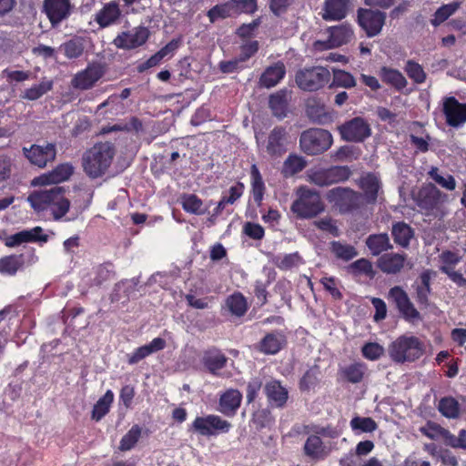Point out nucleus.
<instances>
[{
	"mask_svg": "<svg viewBox=\"0 0 466 466\" xmlns=\"http://www.w3.org/2000/svg\"><path fill=\"white\" fill-rule=\"evenodd\" d=\"M74 173V167L70 163L56 166L51 172L42 175L34 180V184L52 185L50 188L34 191L27 200L30 204H70L64 197L65 190L57 186L58 183L67 180Z\"/></svg>",
	"mask_w": 466,
	"mask_h": 466,
	"instance_id": "nucleus-1",
	"label": "nucleus"
},
{
	"mask_svg": "<svg viewBox=\"0 0 466 466\" xmlns=\"http://www.w3.org/2000/svg\"><path fill=\"white\" fill-rule=\"evenodd\" d=\"M115 155L116 148L112 143H96L83 155L82 166L85 173L91 178L103 177L111 167Z\"/></svg>",
	"mask_w": 466,
	"mask_h": 466,
	"instance_id": "nucleus-2",
	"label": "nucleus"
},
{
	"mask_svg": "<svg viewBox=\"0 0 466 466\" xmlns=\"http://www.w3.org/2000/svg\"><path fill=\"white\" fill-rule=\"evenodd\" d=\"M333 144L331 133L326 129L311 127L299 137V147L308 156H318L328 151Z\"/></svg>",
	"mask_w": 466,
	"mask_h": 466,
	"instance_id": "nucleus-3",
	"label": "nucleus"
},
{
	"mask_svg": "<svg viewBox=\"0 0 466 466\" xmlns=\"http://www.w3.org/2000/svg\"><path fill=\"white\" fill-rule=\"evenodd\" d=\"M388 351L394 362H411L422 355L423 345L416 337L400 336L389 346Z\"/></svg>",
	"mask_w": 466,
	"mask_h": 466,
	"instance_id": "nucleus-4",
	"label": "nucleus"
},
{
	"mask_svg": "<svg viewBox=\"0 0 466 466\" xmlns=\"http://www.w3.org/2000/svg\"><path fill=\"white\" fill-rule=\"evenodd\" d=\"M296 84L304 91H317L330 80L329 71L323 66L300 69L296 74Z\"/></svg>",
	"mask_w": 466,
	"mask_h": 466,
	"instance_id": "nucleus-5",
	"label": "nucleus"
},
{
	"mask_svg": "<svg viewBox=\"0 0 466 466\" xmlns=\"http://www.w3.org/2000/svg\"><path fill=\"white\" fill-rule=\"evenodd\" d=\"M151 35L150 30L145 25L133 27L131 30L119 32L113 39L112 45L121 50L130 51L143 46Z\"/></svg>",
	"mask_w": 466,
	"mask_h": 466,
	"instance_id": "nucleus-6",
	"label": "nucleus"
},
{
	"mask_svg": "<svg viewBox=\"0 0 466 466\" xmlns=\"http://www.w3.org/2000/svg\"><path fill=\"white\" fill-rule=\"evenodd\" d=\"M342 140L347 142L361 143L370 137V124L360 116L353 117L338 127Z\"/></svg>",
	"mask_w": 466,
	"mask_h": 466,
	"instance_id": "nucleus-7",
	"label": "nucleus"
},
{
	"mask_svg": "<svg viewBox=\"0 0 466 466\" xmlns=\"http://www.w3.org/2000/svg\"><path fill=\"white\" fill-rule=\"evenodd\" d=\"M351 175L352 172L348 166H331L312 171L309 177L315 185L325 187L347 181Z\"/></svg>",
	"mask_w": 466,
	"mask_h": 466,
	"instance_id": "nucleus-8",
	"label": "nucleus"
},
{
	"mask_svg": "<svg viewBox=\"0 0 466 466\" xmlns=\"http://www.w3.org/2000/svg\"><path fill=\"white\" fill-rule=\"evenodd\" d=\"M357 21L368 37H374L381 32L386 14L380 10L360 7L357 11Z\"/></svg>",
	"mask_w": 466,
	"mask_h": 466,
	"instance_id": "nucleus-9",
	"label": "nucleus"
},
{
	"mask_svg": "<svg viewBox=\"0 0 466 466\" xmlns=\"http://www.w3.org/2000/svg\"><path fill=\"white\" fill-rule=\"evenodd\" d=\"M74 11L70 0H44L42 12L46 15L51 26L56 28L67 20Z\"/></svg>",
	"mask_w": 466,
	"mask_h": 466,
	"instance_id": "nucleus-10",
	"label": "nucleus"
},
{
	"mask_svg": "<svg viewBox=\"0 0 466 466\" xmlns=\"http://www.w3.org/2000/svg\"><path fill=\"white\" fill-rule=\"evenodd\" d=\"M105 66L100 63L89 64L84 70L77 72L72 78L71 85L79 90H88L103 77Z\"/></svg>",
	"mask_w": 466,
	"mask_h": 466,
	"instance_id": "nucleus-11",
	"label": "nucleus"
},
{
	"mask_svg": "<svg viewBox=\"0 0 466 466\" xmlns=\"http://www.w3.org/2000/svg\"><path fill=\"white\" fill-rule=\"evenodd\" d=\"M23 152L32 165L40 168L46 167L56 157V147L54 143H46L45 145L34 144L29 148L24 147Z\"/></svg>",
	"mask_w": 466,
	"mask_h": 466,
	"instance_id": "nucleus-12",
	"label": "nucleus"
},
{
	"mask_svg": "<svg viewBox=\"0 0 466 466\" xmlns=\"http://www.w3.org/2000/svg\"><path fill=\"white\" fill-rule=\"evenodd\" d=\"M231 424L217 415L197 417L193 421L192 428L202 436H210L218 432H228Z\"/></svg>",
	"mask_w": 466,
	"mask_h": 466,
	"instance_id": "nucleus-13",
	"label": "nucleus"
},
{
	"mask_svg": "<svg viewBox=\"0 0 466 466\" xmlns=\"http://www.w3.org/2000/svg\"><path fill=\"white\" fill-rule=\"evenodd\" d=\"M123 17L121 5L116 0H111L95 13L94 21L104 29L120 24Z\"/></svg>",
	"mask_w": 466,
	"mask_h": 466,
	"instance_id": "nucleus-14",
	"label": "nucleus"
},
{
	"mask_svg": "<svg viewBox=\"0 0 466 466\" xmlns=\"http://www.w3.org/2000/svg\"><path fill=\"white\" fill-rule=\"evenodd\" d=\"M442 112L450 127H459L466 122V103L459 102L454 96L444 98Z\"/></svg>",
	"mask_w": 466,
	"mask_h": 466,
	"instance_id": "nucleus-15",
	"label": "nucleus"
},
{
	"mask_svg": "<svg viewBox=\"0 0 466 466\" xmlns=\"http://www.w3.org/2000/svg\"><path fill=\"white\" fill-rule=\"evenodd\" d=\"M288 132L282 126L275 127L268 134L266 151L271 157H280L287 152Z\"/></svg>",
	"mask_w": 466,
	"mask_h": 466,
	"instance_id": "nucleus-16",
	"label": "nucleus"
},
{
	"mask_svg": "<svg viewBox=\"0 0 466 466\" xmlns=\"http://www.w3.org/2000/svg\"><path fill=\"white\" fill-rule=\"evenodd\" d=\"M389 298L395 303L404 319L410 320L420 318V312L414 308L407 292L400 286L390 289Z\"/></svg>",
	"mask_w": 466,
	"mask_h": 466,
	"instance_id": "nucleus-17",
	"label": "nucleus"
},
{
	"mask_svg": "<svg viewBox=\"0 0 466 466\" xmlns=\"http://www.w3.org/2000/svg\"><path fill=\"white\" fill-rule=\"evenodd\" d=\"M306 113L312 123L321 126L331 124L335 116L333 109L328 108L324 104L316 99L308 101Z\"/></svg>",
	"mask_w": 466,
	"mask_h": 466,
	"instance_id": "nucleus-18",
	"label": "nucleus"
},
{
	"mask_svg": "<svg viewBox=\"0 0 466 466\" xmlns=\"http://www.w3.org/2000/svg\"><path fill=\"white\" fill-rule=\"evenodd\" d=\"M359 187L367 204H376L381 191V181L374 173H367L359 180Z\"/></svg>",
	"mask_w": 466,
	"mask_h": 466,
	"instance_id": "nucleus-19",
	"label": "nucleus"
},
{
	"mask_svg": "<svg viewBox=\"0 0 466 466\" xmlns=\"http://www.w3.org/2000/svg\"><path fill=\"white\" fill-rule=\"evenodd\" d=\"M352 5V0H325L322 18L325 21L344 19Z\"/></svg>",
	"mask_w": 466,
	"mask_h": 466,
	"instance_id": "nucleus-20",
	"label": "nucleus"
},
{
	"mask_svg": "<svg viewBox=\"0 0 466 466\" xmlns=\"http://www.w3.org/2000/svg\"><path fill=\"white\" fill-rule=\"evenodd\" d=\"M406 258V254L385 253L378 258L377 266L385 274L396 275L405 267Z\"/></svg>",
	"mask_w": 466,
	"mask_h": 466,
	"instance_id": "nucleus-21",
	"label": "nucleus"
},
{
	"mask_svg": "<svg viewBox=\"0 0 466 466\" xmlns=\"http://www.w3.org/2000/svg\"><path fill=\"white\" fill-rule=\"evenodd\" d=\"M43 229L41 227H35L29 230H22L12 236H9L5 239V245L13 248L21 245L25 242H47L48 236L42 234Z\"/></svg>",
	"mask_w": 466,
	"mask_h": 466,
	"instance_id": "nucleus-22",
	"label": "nucleus"
},
{
	"mask_svg": "<svg viewBox=\"0 0 466 466\" xmlns=\"http://www.w3.org/2000/svg\"><path fill=\"white\" fill-rule=\"evenodd\" d=\"M286 75V67L282 61L268 66L259 77L261 86L270 88L278 85Z\"/></svg>",
	"mask_w": 466,
	"mask_h": 466,
	"instance_id": "nucleus-23",
	"label": "nucleus"
},
{
	"mask_svg": "<svg viewBox=\"0 0 466 466\" xmlns=\"http://www.w3.org/2000/svg\"><path fill=\"white\" fill-rule=\"evenodd\" d=\"M304 453L312 460L320 461L329 455L330 448L325 446L319 436L310 435L304 444Z\"/></svg>",
	"mask_w": 466,
	"mask_h": 466,
	"instance_id": "nucleus-24",
	"label": "nucleus"
},
{
	"mask_svg": "<svg viewBox=\"0 0 466 466\" xmlns=\"http://www.w3.org/2000/svg\"><path fill=\"white\" fill-rule=\"evenodd\" d=\"M289 92L280 89L269 96L268 106L274 116L282 119L287 116L289 106Z\"/></svg>",
	"mask_w": 466,
	"mask_h": 466,
	"instance_id": "nucleus-25",
	"label": "nucleus"
},
{
	"mask_svg": "<svg viewBox=\"0 0 466 466\" xmlns=\"http://www.w3.org/2000/svg\"><path fill=\"white\" fill-rule=\"evenodd\" d=\"M360 194L350 187H336L327 193V199L331 204H357Z\"/></svg>",
	"mask_w": 466,
	"mask_h": 466,
	"instance_id": "nucleus-26",
	"label": "nucleus"
},
{
	"mask_svg": "<svg viewBox=\"0 0 466 466\" xmlns=\"http://www.w3.org/2000/svg\"><path fill=\"white\" fill-rule=\"evenodd\" d=\"M250 198L257 204H261L266 193V186L262 175L256 164L250 167Z\"/></svg>",
	"mask_w": 466,
	"mask_h": 466,
	"instance_id": "nucleus-27",
	"label": "nucleus"
},
{
	"mask_svg": "<svg viewBox=\"0 0 466 466\" xmlns=\"http://www.w3.org/2000/svg\"><path fill=\"white\" fill-rule=\"evenodd\" d=\"M165 346L166 341L163 339L156 338L149 344L139 347L132 354L128 355L127 361L131 365L137 364L152 353L163 350Z\"/></svg>",
	"mask_w": 466,
	"mask_h": 466,
	"instance_id": "nucleus-28",
	"label": "nucleus"
},
{
	"mask_svg": "<svg viewBox=\"0 0 466 466\" xmlns=\"http://www.w3.org/2000/svg\"><path fill=\"white\" fill-rule=\"evenodd\" d=\"M242 400V395L238 390H228L219 399L220 411L232 416L236 413Z\"/></svg>",
	"mask_w": 466,
	"mask_h": 466,
	"instance_id": "nucleus-29",
	"label": "nucleus"
},
{
	"mask_svg": "<svg viewBox=\"0 0 466 466\" xmlns=\"http://www.w3.org/2000/svg\"><path fill=\"white\" fill-rule=\"evenodd\" d=\"M381 81L397 91H402L408 85L405 76L398 70L387 66H382L380 70Z\"/></svg>",
	"mask_w": 466,
	"mask_h": 466,
	"instance_id": "nucleus-30",
	"label": "nucleus"
},
{
	"mask_svg": "<svg viewBox=\"0 0 466 466\" xmlns=\"http://www.w3.org/2000/svg\"><path fill=\"white\" fill-rule=\"evenodd\" d=\"M265 393L268 401L276 407H283L288 400L287 390L276 380L265 385Z\"/></svg>",
	"mask_w": 466,
	"mask_h": 466,
	"instance_id": "nucleus-31",
	"label": "nucleus"
},
{
	"mask_svg": "<svg viewBox=\"0 0 466 466\" xmlns=\"http://www.w3.org/2000/svg\"><path fill=\"white\" fill-rule=\"evenodd\" d=\"M228 358L218 350H209L204 353L202 362L207 370L217 374L218 370L225 367Z\"/></svg>",
	"mask_w": 466,
	"mask_h": 466,
	"instance_id": "nucleus-32",
	"label": "nucleus"
},
{
	"mask_svg": "<svg viewBox=\"0 0 466 466\" xmlns=\"http://www.w3.org/2000/svg\"><path fill=\"white\" fill-rule=\"evenodd\" d=\"M305 157L297 154H289L283 162L281 174L284 177H290L301 172L307 167Z\"/></svg>",
	"mask_w": 466,
	"mask_h": 466,
	"instance_id": "nucleus-33",
	"label": "nucleus"
},
{
	"mask_svg": "<svg viewBox=\"0 0 466 466\" xmlns=\"http://www.w3.org/2000/svg\"><path fill=\"white\" fill-rule=\"evenodd\" d=\"M236 5L234 0L218 4L211 7L208 11V17L211 23L216 22L218 19H225L228 17L236 15Z\"/></svg>",
	"mask_w": 466,
	"mask_h": 466,
	"instance_id": "nucleus-34",
	"label": "nucleus"
},
{
	"mask_svg": "<svg viewBox=\"0 0 466 466\" xmlns=\"http://www.w3.org/2000/svg\"><path fill=\"white\" fill-rule=\"evenodd\" d=\"M391 234L394 242L402 248H408L414 237L413 229L404 222H397L392 226Z\"/></svg>",
	"mask_w": 466,
	"mask_h": 466,
	"instance_id": "nucleus-35",
	"label": "nucleus"
},
{
	"mask_svg": "<svg viewBox=\"0 0 466 466\" xmlns=\"http://www.w3.org/2000/svg\"><path fill=\"white\" fill-rule=\"evenodd\" d=\"M366 245L373 256H378L381 252L392 248L390 238L386 233L370 235L366 240Z\"/></svg>",
	"mask_w": 466,
	"mask_h": 466,
	"instance_id": "nucleus-36",
	"label": "nucleus"
},
{
	"mask_svg": "<svg viewBox=\"0 0 466 466\" xmlns=\"http://www.w3.org/2000/svg\"><path fill=\"white\" fill-rule=\"evenodd\" d=\"M284 342L279 333H268L260 341V350L266 354H275L279 351Z\"/></svg>",
	"mask_w": 466,
	"mask_h": 466,
	"instance_id": "nucleus-37",
	"label": "nucleus"
},
{
	"mask_svg": "<svg viewBox=\"0 0 466 466\" xmlns=\"http://www.w3.org/2000/svg\"><path fill=\"white\" fill-rule=\"evenodd\" d=\"M352 34V31L345 25L333 26L329 29V41L332 46H340L350 40Z\"/></svg>",
	"mask_w": 466,
	"mask_h": 466,
	"instance_id": "nucleus-38",
	"label": "nucleus"
},
{
	"mask_svg": "<svg viewBox=\"0 0 466 466\" xmlns=\"http://www.w3.org/2000/svg\"><path fill=\"white\" fill-rule=\"evenodd\" d=\"M52 80H42L39 84L34 85L30 88L25 89L21 96L24 99L35 101L52 90Z\"/></svg>",
	"mask_w": 466,
	"mask_h": 466,
	"instance_id": "nucleus-39",
	"label": "nucleus"
},
{
	"mask_svg": "<svg viewBox=\"0 0 466 466\" xmlns=\"http://www.w3.org/2000/svg\"><path fill=\"white\" fill-rule=\"evenodd\" d=\"M113 399L114 394L110 390H108L105 395L100 398L94 405L92 410V419L96 421L100 420L109 411Z\"/></svg>",
	"mask_w": 466,
	"mask_h": 466,
	"instance_id": "nucleus-40",
	"label": "nucleus"
},
{
	"mask_svg": "<svg viewBox=\"0 0 466 466\" xmlns=\"http://www.w3.org/2000/svg\"><path fill=\"white\" fill-rule=\"evenodd\" d=\"M439 411L445 417L456 419L460 416V404L452 397H444L438 404Z\"/></svg>",
	"mask_w": 466,
	"mask_h": 466,
	"instance_id": "nucleus-41",
	"label": "nucleus"
},
{
	"mask_svg": "<svg viewBox=\"0 0 466 466\" xmlns=\"http://www.w3.org/2000/svg\"><path fill=\"white\" fill-rule=\"evenodd\" d=\"M354 76L345 70L337 69L333 71L332 82L329 87L352 88L356 86Z\"/></svg>",
	"mask_w": 466,
	"mask_h": 466,
	"instance_id": "nucleus-42",
	"label": "nucleus"
},
{
	"mask_svg": "<svg viewBox=\"0 0 466 466\" xmlns=\"http://www.w3.org/2000/svg\"><path fill=\"white\" fill-rule=\"evenodd\" d=\"M244 191V183L239 181L235 182L228 189L223 191L222 197L217 204H233L243 195Z\"/></svg>",
	"mask_w": 466,
	"mask_h": 466,
	"instance_id": "nucleus-43",
	"label": "nucleus"
},
{
	"mask_svg": "<svg viewBox=\"0 0 466 466\" xmlns=\"http://www.w3.org/2000/svg\"><path fill=\"white\" fill-rule=\"evenodd\" d=\"M330 246L331 251L338 258L348 261L358 255L356 248L351 245L343 244L339 241H332Z\"/></svg>",
	"mask_w": 466,
	"mask_h": 466,
	"instance_id": "nucleus-44",
	"label": "nucleus"
},
{
	"mask_svg": "<svg viewBox=\"0 0 466 466\" xmlns=\"http://www.w3.org/2000/svg\"><path fill=\"white\" fill-rule=\"evenodd\" d=\"M60 48L64 51L68 59L80 57L84 53V45L81 40L73 38L61 45Z\"/></svg>",
	"mask_w": 466,
	"mask_h": 466,
	"instance_id": "nucleus-45",
	"label": "nucleus"
},
{
	"mask_svg": "<svg viewBox=\"0 0 466 466\" xmlns=\"http://www.w3.org/2000/svg\"><path fill=\"white\" fill-rule=\"evenodd\" d=\"M405 72L408 76L416 84H422L425 82L427 75L423 67L414 60H408L405 65Z\"/></svg>",
	"mask_w": 466,
	"mask_h": 466,
	"instance_id": "nucleus-46",
	"label": "nucleus"
},
{
	"mask_svg": "<svg viewBox=\"0 0 466 466\" xmlns=\"http://www.w3.org/2000/svg\"><path fill=\"white\" fill-rule=\"evenodd\" d=\"M458 8L459 4L456 2L441 5L434 13V18L431 20V24L434 26L441 25L453 15Z\"/></svg>",
	"mask_w": 466,
	"mask_h": 466,
	"instance_id": "nucleus-47",
	"label": "nucleus"
},
{
	"mask_svg": "<svg viewBox=\"0 0 466 466\" xmlns=\"http://www.w3.org/2000/svg\"><path fill=\"white\" fill-rule=\"evenodd\" d=\"M22 255L7 256L0 259V271L10 275L15 274L23 264Z\"/></svg>",
	"mask_w": 466,
	"mask_h": 466,
	"instance_id": "nucleus-48",
	"label": "nucleus"
},
{
	"mask_svg": "<svg viewBox=\"0 0 466 466\" xmlns=\"http://www.w3.org/2000/svg\"><path fill=\"white\" fill-rule=\"evenodd\" d=\"M226 303L230 312L236 316H242L247 310V302L241 294H233L228 298Z\"/></svg>",
	"mask_w": 466,
	"mask_h": 466,
	"instance_id": "nucleus-49",
	"label": "nucleus"
},
{
	"mask_svg": "<svg viewBox=\"0 0 466 466\" xmlns=\"http://www.w3.org/2000/svg\"><path fill=\"white\" fill-rule=\"evenodd\" d=\"M297 196L298 198L292 204H319V196L308 187H299Z\"/></svg>",
	"mask_w": 466,
	"mask_h": 466,
	"instance_id": "nucleus-50",
	"label": "nucleus"
},
{
	"mask_svg": "<svg viewBox=\"0 0 466 466\" xmlns=\"http://www.w3.org/2000/svg\"><path fill=\"white\" fill-rule=\"evenodd\" d=\"M141 435V429L137 425H134L128 432L124 435L120 441L119 450L122 451L131 450L137 442Z\"/></svg>",
	"mask_w": 466,
	"mask_h": 466,
	"instance_id": "nucleus-51",
	"label": "nucleus"
},
{
	"mask_svg": "<svg viewBox=\"0 0 466 466\" xmlns=\"http://www.w3.org/2000/svg\"><path fill=\"white\" fill-rule=\"evenodd\" d=\"M365 371V366L361 363H354L343 370V375L348 381L359 383L362 380Z\"/></svg>",
	"mask_w": 466,
	"mask_h": 466,
	"instance_id": "nucleus-52",
	"label": "nucleus"
},
{
	"mask_svg": "<svg viewBox=\"0 0 466 466\" xmlns=\"http://www.w3.org/2000/svg\"><path fill=\"white\" fill-rule=\"evenodd\" d=\"M352 430H360L362 432H372L377 429V423L370 417H354L350 421Z\"/></svg>",
	"mask_w": 466,
	"mask_h": 466,
	"instance_id": "nucleus-53",
	"label": "nucleus"
},
{
	"mask_svg": "<svg viewBox=\"0 0 466 466\" xmlns=\"http://www.w3.org/2000/svg\"><path fill=\"white\" fill-rule=\"evenodd\" d=\"M293 213L301 218H311L321 213L323 206H291Z\"/></svg>",
	"mask_w": 466,
	"mask_h": 466,
	"instance_id": "nucleus-54",
	"label": "nucleus"
},
{
	"mask_svg": "<svg viewBox=\"0 0 466 466\" xmlns=\"http://www.w3.org/2000/svg\"><path fill=\"white\" fill-rule=\"evenodd\" d=\"M420 196L424 198L421 204H440L441 191L434 185L422 187Z\"/></svg>",
	"mask_w": 466,
	"mask_h": 466,
	"instance_id": "nucleus-55",
	"label": "nucleus"
},
{
	"mask_svg": "<svg viewBox=\"0 0 466 466\" xmlns=\"http://www.w3.org/2000/svg\"><path fill=\"white\" fill-rule=\"evenodd\" d=\"M240 54L238 56L239 60L243 63L248 61L253 56L257 54L259 48L258 41L250 40L240 46Z\"/></svg>",
	"mask_w": 466,
	"mask_h": 466,
	"instance_id": "nucleus-56",
	"label": "nucleus"
},
{
	"mask_svg": "<svg viewBox=\"0 0 466 466\" xmlns=\"http://www.w3.org/2000/svg\"><path fill=\"white\" fill-rule=\"evenodd\" d=\"M384 353V349L378 343L369 342L362 347V354L366 359L375 360Z\"/></svg>",
	"mask_w": 466,
	"mask_h": 466,
	"instance_id": "nucleus-57",
	"label": "nucleus"
},
{
	"mask_svg": "<svg viewBox=\"0 0 466 466\" xmlns=\"http://www.w3.org/2000/svg\"><path fill=\"white\" fill-rule=\"evenodd\" d=\"M319 369L314 366L308 370L300 380V389L309 390L310 387L314 386L318 380Z\"/></svg>",
	"mask_w": 466,
	"mask_h": 466,
	"instance_id": "nucleus-58",
	"label": "nucleus"
},
{
	"mask_svg": "<svg viewBox=\"0 0 466 466\" xmlns=\"http://www.w3.org/2000/svg\"><path fill=\"white\" fill-rule=\"evenodd\" d=\"M12 158L6 155L0 156V181L7 180L13 171Z\"/></svg>",
	"mask_w": 466,
	"mask_h": 466,
	"instance_id": "nucleus-59",
	"label": "nucleus"
},
{
	"mask_svg": "<svg viewBox=\"0 0 466 466\" xmlns=\"http://www.w3.org/2000/svg\"><path fill=\"white\" fill-rule=\"evenodd\" d=\"M236 5V15L240 13L253 14L258 9L256 0H234Z\"/></svg>",
	"mask_w": 466,
	"mask_h": 466,
	"instance_id": "nucleus-60",
	"label": "nucleus"
},
{
	"mask_svg": "<svg viewBox=\"0 0 466 466\" xmlns=\"http://www.w3.org/2000/svg\"><path fill=\"white\" fill-rule=\"evenodd\" d=\"M182 40L181 37L174 38L171 41H169L165 46L160 48L157 53L160 55L162 59L165 57H172L176 51L178 49V47L181 46Z\"/></svg>",
	"mask_w": 466,
	"mask_h": 466,
	"instance_id": "nucleus-61",
	"label": "nucleus"
},
{
	"mask_svg": "<svg viewBox=\"0 0 466 466\" xmlns=\"http://www.w3.org/2000/svg\"><path fill=\"white\" fill-rule=\"evenodd\" d=\"M440 269L441 272L447 274L449 278L459 287H466V279L461 272L455 271L453 267L441 266Z\"/></svg>",
	"mask_w": 466,
	"mask_h": 466,
	"instance_id": "nucleus-62",
	"label": "nucleus"
},
{
	"mask_svg": "<svg viewBox=\"0 0 466 466\" xmlns=\"http://www.w3.org/2000/svg\"><path fill=\"white\" fill-rule=\"evenodd\" d=\"M301 262V258L299 253L295 252L292 254L286 255L277 266L280 269H289L293 267L298 266Z\"/></svg>",
	"mask_w": 466,
	"mask_h": 466,
	"instance_id": "nucleus-63",
	"label": "nucleus"
},
{
	"mask_svg": "<svg viewBox=\"0 0 466 466\" xmlns=\"http://www.w3.org/2000/svg\"><path fill=\"white\" fill-rule=\"evenodd\" d=\"M350 267L356 273H364L366 275L373 274L372 264L370 260L366 258L358 259L354 261L352 264H350Z\"/></svg>",
	"mask_w": 466,
	"mask_h": 466,
	"instance_id": "nucleus-64",
	"label": "nucleus"
}]
</instances>
